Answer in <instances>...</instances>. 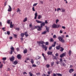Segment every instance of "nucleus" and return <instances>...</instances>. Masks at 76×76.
Returning <instances> with one entry per match:
<instances>
[{
	"label": "nucleus",
	"mask_w": 76,
	"mask_h": 76,
	"mask_svg": "<svg viewBox=\"0 0 76 76\" xmlns=\"http://www.w3.org/2000/svg\"><path fill=\"white\" fill-rule=\"evenodd\" d=\"M37 43L39 46H41L42 48H45V51H46L47 50V46L45 45H44V44H45V42L44 41L41 40L40 41H37Z\"/></svg>",
	"instance_id": "nucleus-1"
},
{
	"label": "nucleus",
	"mask_w": 76,
	"mask_h": 76,
	"mask_svg": "<svg viewBox=\"0 0 76 76\" xmlns=\"http://www.w3.org/2000/svg\"><path fill=\"white\" fill-rule=\"evenodd\" d=\"M64 38V35L62 36L61 37L60 36L59 37H58L59 41L61 42L64 43V42H65L64 41V39H63Z\"/></svg>",
	"instance_id": "nucleus-2"
},
{
	"label": "nucleus",
	"mask_w": 76,
	"mask_h": 76,
	"mask_svg": "<svg viewBox=\"0 0 76 76\" xmlns=\"http://www.w3.org/2000/svg\"><path fill=\"white\" fill-rule=\"evenodd\" d=\"M29 28H31V29H32V30H34V29H36V26H34L32 25L31 23L29 24Z\"/></svg>",
	"instance_id": "nucleus-3"
},
{
	"label": "nucleus",
	"mask_w": 76,
	"mask_h": 76,
	"mask_svg": "<svg viewBox=\"0 0 76 76\" xmlns=\"http://www.w3.org/2000/svg\"><path fill=\"white\" fill-rule=\"evenodd\" d=\"M42 28V27H41V26H39V25L36 26V29H37V28H38V30L39 31H41V30H42V29L41 28Z\"/></svg>",
	"instance_id": "nucleus-4"
},
{
	"label": "nucleus",
	"mask_w": 76,
	"mask_h": 76,
	"mask_svg": "<svg viewBox=\"0 0 76 76\" xmlns=\"http://www.w3.org/2000/svg\"><path fill=\"white\" fill-rule=\"evenodd\" d=\"M15 57L13 56H12L11 57L9 58L10 60L11 61H13L15 60Z\"/></svg>",
	"instance_id": "nucleus-5"
},
{
	"label": "nucleus",
	"mask_w": 76,
	"mask_h": 76,
	"mask_svg": "<svg viewBox=\"0 0 76 76\" xmlns=\"http://www.w3.org/2000/svg\"><path fill=\"white\" fill-rule=\"evenodd\" d=\"M7 11L9 12L12 11V7L10 5H8V9L7 10Z\"/></svg>",
	"instance_id": "nucleus-6"
},
{
	"label": "nucleus",
	"mask_w": 76,
	"mask_h": 76,
	"mask_svg": "<svg viewBox=\"0 0 76 76\" xmlns=\"http://www.w3.org/2000/svg\"><path fill=\"white\" fill-rule=\"evenodd\" d=\"M57 24H56L55 23H54L52 25V28H57Z\"/></svg>",
	"instance_id": "nucleus-7"
},
{
	"label": "nucleus",
	"mask_w": 76,
	"mask_h": 76,
	"mask_svg": "<svg viewBox=\"0 0 76 76\" xmlns=\"http://www.w3.org/2000/svg\"><path fill=\"white\" fill-rule=\"evenodd\" d=\"M66 56L65 53H63L60 55V57L61 58H63V57Z\"/></svg>",
	"instance_id": "nucleus-8"
},
{
	"label": "nucleus",
	"mask_w": 76,
	"mask_h": 76,
	"mask_svg": "<svg viewBox=\"0 0 76 76\" xmlns=\"http://www.w3.org/2000/svg\"><path fill=\"white\" fill-rule=\"evenodd\" d=\"M61 48V46L58 45L56 46V50H59Z\"/></svg>",
	"instance_id": "nucleus-9"
},
{
	"label": "nucleus",
	"mask_w": 76,
	"mask_h": 76,
	"mask_svg": "<svg viewBox=\"0 0 76 76\" xmlns=\"http://www.w3.org/2000/svg\"><path fill=\"white\" fill-rule=\"evenodd\" d=\"M61 66H64L65 67L66 66V64L64 63V62H61Z\"/></svg>",
	"instance_id": "nucleus-10"
},
{
	"label": "nucleus",
	"mask_w": 76,
	"mask_h": 76,
	"mask_svg": "<svg viewBox=\"0 0 76 76\" xmlns=\"http://www.w3.org/2000/svg\"><path fill=\"white\" fill-rule=\"evenodd\" d=\"M17 58L18 59H21V56H20V54H18L17 56Z\"/></svg>",
	"instance_id": "nucleus-11"
},
{
	"label": "nucleus",
	"mask_w": 76,
	"mask_h": 76,
	"mask_svg": "<svg viewBox=\"0 0 76 76\" xmlns=\"http://www.w3.org/2000/svg\"><path fill=\"white\" fill-rule=\"evenodd\" d=\"M45 22H44L43 23H42L40 24V26H41V27H43V26H45Z\"/></svg>",
	"instance_id": "nucleus-12"
},
{
	"label": "nucleus",
	"mask_w": 76,
	"mask_h": 76,
	"mask_svg": "<svg viewBox=\"0 0 76 76\" xmlns=\"http://www.w3.org/2000/svg\"><path fill=\"white\" fill-rule=\"evenodd\" d=\"M45 27L46 28V30L47 31H46L48 32V33L49 32V27H47V26H46Z\"/></svg>",
	"instance_id": "nucleus-13"
},
{
	"label": "nucleus",
	"mask_w": 76,
	"mask_h": 76,
	"mask_svg": "<svg viewBox=\"0 0 76 76\" xmlns=\"http://www.w3.org/2000/svg\"><path fill=\"white\" fill-rule=\"evenodd\" d=\"M53 54V52L51 51H49L47 52L48 55H51Z\"/></svg>",
	"instance_id": "nucleus-14"
},
{
	"label": "nucleus",
	"mask_w": 76,
	"mask_h": 76,
	"mask_svg": "<svg viewBox=\"0 0 76 76\" xmlns=\"http://www.w3.org/2000/svg\"><path fill=\"white\" fill-rule=\"evenodd\" d=\"M74 71V69H69V73H72V72H73Z\"/></svg>",
	"instance_id": "nucleus-15"
},
{
	"label": "nucleus",
	"mask_w": 76,
	"mask_h": 76,
	"mask_svg": "<svg viewBox=\"0 0 76 76\" xmlns=\"http://www.w3.org/2000/svg\"><path fill=\"white\" fill-rule=\"evenodd\" d=\"M24 35H25V36L26 37H28V36H29V35L28 34V31H26L24 33Z\"/></svg>",
	"instance_id": "nucleus-16"
},
{
	"label": "nucleus",
	"mask_w": 76,
	"mask_h": 76,
	"mask_svg": "<svg viewBox=\"0 0 76 76\" xmlns=\"http://www.w3.org/2000/svg\"><path fill=\"white\" fill-rule=\"evenodd\" d=\"M27 52H28V50H27V49H26L23 50V53L24 54H26V53H27Z\"/></svg>",
	"instance_id": "nucleus-17"
},
{
	"label": "nucleus",
	"mask_w": 76,
	"mask_h": 76,
	"mask_svg": "<svg viewBox=\"0 0 76 76\" xmlns=\"http://www.w3.org/2000/svg\"><path fill=\"white\" fill-rule=\"evenodd\" d=\"M37 15H38L37 12H36L34 14L35 17H34V19H37Z\"/></svg>",
	"instance_id": "nucleus-18"
},
{
	"label": "nucleus",
	"mask_w": 76,
	"mask_h": 76,
	"mask_svg": "<svg viewBox=\"0 0 76 76\" xmlns=\"http://www.w3.org/2000/svg\"><path fill=\"white\" fill-rule=\"evenodd\" d=\"M36 22L37 23H41L42 22V21L38 20H36Z\"/></svg>",
	"instance_id": "nucleus-19"
},
{
	"label": "nucleus",
	"mask_w": 76,
	"mask_h": 76,
	"mask_svg": "<svg viewBox=\"0 0 76 76\" xmlns=\"http://www.w3.org/2000/svg\"><path fill=\"white\" fill-rule=\"evenodd\" d=\"M18 62L17 61H15L14 62H13V64L14 65H16L17 64H18Z\"/></svg>",
	"instance_id": "nucleus-20"
},
{
	"label": "nucleus",
	"mask_w": 76,
	"mask_h": 76,
	"mask_svg": "<svg viewBox=\"0 0 76 76\" xmlns=\"http://www.w3.org/2000/svg\"><path fill=\"white\" fill-rule=\"evenodd\" d=\"M10 49L11 51H14L15 50V48L13 47V46H11V48H10Z\"/></svg>",
	"instance_id": "nucleus-21"
},
{
	"label": "nucleus",
	"mask_w": 76,
	"mask_h": 76,
	"mask_svg": "<svg viewBox=\"0 0 76 76\" xmlns=\"http://www.w3.org/2000/svg\"><path fill=\"white\" fill-rule=\"evenodd\" d=\"M60 48H61V49L60 50V51H61V52H63V51L64 50V48L62 47H61Z\"/></svg>",
	"instance_id": "nucleus-22"
},
{
	"label": "nucleus",
	"mask_w": 76,
	"mask_h": 76,
	"mask_svg": "<svg viewBox=\"0 0 76 76\" xmlns=\"http://www.w3.org/2000/svg\"><path fill=\"white\" fill-rule=\"evenodd\" d=\"M69 56H70L72 54V51L71 50H69L68 53Z\"/></svg>",
	"instance_id": "nucleus-23"
},
{
	"label": "nucleus",
	"mask_w": 76,
	"mask_h": 76,
	"mask_svg": "<svg viewBox=\"0 0 76 76\" xmlns=\"http://www.w3.org/2000/svg\"><path fill=\"white\" fill-rule=\"evenodd\" d=\"M29 76H34V75L33 74H32V72H29Z\"/></svg>",
	"instance_id": "nucleus-24"
},
{
	"label": "nucleus",
	"mask_w": 76,
	"mask_h": 76,
	"mask_svg": "<svg viewBox=\"0 0 76 76\" xmlns=\"http://www.w3.org/2000/svg\"><path fill=\"white\" fill-rule=\"evenodd\" d=\"M24 35H25V34L23 33H21L20 36L22 38H23V37H24Z\"/></svg>",
	"instance_id": "nucleus-25"
},
{
	"label": "nucleus",
	"mask_w": 76,
	"mask_h": 76,
	"mask_svg": "<svg viewBox=\"0 0 76 76\" xmlns=\"http://www.w3.org/2000/svg\"><path fill=\"white\" fill-rule=\"evenodd\" d=\"M41 58V57L39 56H37L36 57V60H38V59H39Z\"/></svg>",
	"instance_id": "nucleus-26"
},
{
	"label": "nucleus",
	"mask_w": 76,
	"mask_h": 76,
	"mask_svg": "<svg viewBox=\"0 0 76 76\" xmlns=\"http://www.w3.org/2000/svg\"><path fill=\"white\" fill-rule=\"evenodd\" d=\"M56 75H57L58 76H62V74L60 73H56Z\"/></svg>",
	"instance_id": "nucleus-27"
},
{
	"label": "nucleus",
	"mask_w": 76,
	"mask_h": 76,
	"mask_svg": "<svg viewBox=\"0 0 76 76\" xmlns=\"http://www.w3.org/2000/svg\"><path fill=\"white\" fill-rule=\"evenodd\" d=\"M42 18V16H41L40 15H39L37 19H41V18Z\"/></svg>",
	"instance_id": "nucleus-28"
},
{
	"label": "nucleus",
	"mask_w": 76,
	"mask_h": 76,
	"mask_svg": "<svg viewBox=\"0 0 76 76\" xmlns=\"http://www.w3.org/2000/svg\"><path fill=\"white\" fill-rule=\"evenodd\" d=\"M54 64V62H53L51 63V67H53V66Z\"/></svg>",
	"instance_id": "nucleus-29"
},
{
	"label": "nucleus",
	"mask_w": 76,
	"mask_h": 76,
	"mask_svg": "<svg viewBox=\"0 0 76 76\" xmlns=\"http://www.w3.org/2000/svg\"><path fill=\"white\" fill-rule=\"evenodd\" d=\"M27 18H24V20H23V22H25L26 21H27Z\"/></svg>",
	"instance_id": "nucleus-30"
},
{
	"label": "nucleus",
	"mask_w": 76,
	"mask_h": 76,
	"mask_svg": "<svg viewBox=\"0 0 76 76\" xmlns=\"http://www.w3.org/2000/svg\"><path fill=\"white\" fill-rule=\"evenodd\" d=\"M47 33V31H44L42 33V34L44 35V34H45Z\"/></svg>",
	"instance_id": "nucleus-31"
},
{
	"label": "nucleus",
	"mask_w": 76,
	"mask_h": 76,
	"mask_svg": "<svg viewBox=\"0 0 76 76\" xmlns=\"http://www.w3.org/2000/svg\"><path fill=\"white\" fill-rule=\"evenodd\" d=\"M56 28H60V27H61V26L59 24L57 25L56 26Z\"/></svg>",
	"instance_id": "nucleus-32"
},
{
	"label": "nucleus",
	"mask_w": 76,
	"mask_h": 76,
	"mask_svg": "<svg viewBox=\"0 0 76 76\" xmlns=\"http://www.w3.org/2000/svg\"><path fill=\"white\" fill-rule=\"evenodd\" d=\"M45 44L46 45H48L49 44V43L48 42H45Z\"/></svg>",
	"instance_id": "nucleus-33"
},
{
	"label": "nucleus",
	"mask_w": 76,
	"mask_h": 76,
	"mask_svg": "<svg viewBox=\"0 0 76 76\" xmlns=\"http://www.w3.org/2000/svg\"><path fill=\"white\" fill-rule=\"evenodd\" d=\"M61 9L62 10V11H61V12H65V9Z\"/></svg>",
	"instance_id": "nucleus-34"
},
{
	"label": "nucleus",
	"mask_w": 76,
	"mask_h": 76,
	"mask_svg": "<svg viewBox=\"0 0 76 76\" xmlns=\"http://www.w3.org/2000/svg\"><path fill=\"white\" fill-rule=\"evenodd\" d=\"M21 10H20V9L19 8H18L17 10V12H21Z\"/></svg>",
	"instance_id": "nucleus-35"
},
{
	"label": "nucleus",
	"mask_w": 76,
	"mask_h": 76,
	"mask_svg": "<svg viewBox=\"0 0 76 76\" xmlns=\"http://www.w3.org/2000/svg\"><path fill=\"white\" fill-rule=\"evenodd\" d=\"M50 42H53L54 39H53L52 38H51L50 39Z\"/></svg>",
	"instance_id": "nucleus-36"
},
{
	"label": "nucleus",
	"mask_w": 76,
	"mask_h": 76,
	"mask_svg": "<svg viewBox=\"0 0 76 76\" xmlns=\"http://www.w3.org/2000/svg\"><path fill=\"white\" fill-rule=\"evenodd\" d=\"M32 67H37V65L35 64H33L32 65Z\"/></svg>",
	"instance_id": "nucleus-37"
},
{
	"label": "nucleus",
	"mask_w": 76,
	"mask_h": 76,
	"mask_svg": "<svg viewBox=\"0 0 76 76\" xmlns=\"http://www.w3.org/2000/svg\"><path fill=\"white\" fill-rule=\"evenodd\" d=\"M60 60V62H61V63L62 62H63V59H62V58H60L59 59Z\"/></svg>",
	"instance_id": "nucleus-38"
},
{
	"label": "nucleus",
	"mask_w": 76,
	"mask_h": 76,
	"mask_svg": "<svg viewBox=\"0 0 76 76\" xmlns=\"http://www.w3.org/2000/svg\"><path fill=\"white\" fill-rule=\"evenodd\" d=\"M13 27V25L12 24H10V28H12Z\"/></svg>",
	"instance_id": "nucleus-39"
},
{
	"label": "nucleus",
	"mask_w": 76,
	"mask_h": 76,
	"mask_svg": "<svg viewBox=\"0 0 76 76\" xmlns=\"http://www.w3.org/2000/svg\"><path fill=\"white\" fill-rule=\"evenodd\" d=\"M3 66V65L2 64H0V68L1 69V68H2Z\"/></svg>",
	"instance_id": "nucleus-40"
},
{
	"label": "nucleus",
	"mask_w": 76,
	"mask_h": 76,
	"mask_svg": "<svg viewBox=\"0 0 76 76\" xmlns=\"http://www.w3.org/2000/svg\"><path fill=\"white\" fill-rule=\"evenodd\" d=\"M46 66L47 68H49V67H50V66L49 64H48L46 65Z\"/></svg>",
	"instance_id": "nucleus-41"
},
{
	"label": "nucleus",
	"mask_w": 76,
	"mask_h": 76,
	"mask_svg": "<svg viewBox=\"0 0 76 76\" xmlns=\"http://www.w3.org/2000/svg\"><path fill=\"white\" fill-rule=\"evenodd\" d=\"M31 64H33L34 63V60H33V59H31Z\"/></svg>",
	"instance_id": "nucleus-42"
},
{
	"label": "nucleus",
	"mask_w": 76,
	"mask_h": 76,
	"mask_svg": "<svg viewBox=\"0 0 76 76\" xmlns=\"http://www.w3.org/2000/svg\"><path fill=\"white\" fill-rule=\"evenodd\" d=\"M16 50H17V51H18V52L20 50V49H19V48H17Z\"/></svg>",
	"instance_id": "nucleus-43"
},
{
	"label": "nucleus",
	"mask_w": 76,
	"mask_h": 76,
	"mask_svg": "<svg viewBox=\"0 0 76 76\" xmlns=\"http://www.w3.org/2000/svg\"><path fill=\"white\" fill-rule=\"evenodd\" d=\"M10 20H8L7 22V23H8V24H10Z\"/></svg>",
	"instance_id": "nucleus-44"
},
{
	"label": "nucleus",
	"mask_w": 76,
	"mask_h": 76,
	"mask_svg": "<svg viewBox=\"0 0 76 76\" xmlns=\"http://www.w3.org/2000/svg\"><path fill=\"white\" fill-rule=\"evenodd\" d=\"M37 4H38V3H34L33 5V6H36L37 5Z\"/></svg>",
	"instance_id": "nucleus-45"
},
{
	"label": "nucleus",
	"mask_w": 76,
	"mask_h": 76,
	"mask_svg": "<svg viewBox=\"0 0 76 76\" xmlns=\"http://www.w3.org/2000/svg\"><path fill=\"white\" fill-rule=\"evenodd\" d=\"M7 35H10V31H7Z\"/></svg>",
	"instance_id": "nucleus-46"
},
{
	"label": "nucleus",
	"mask_w": 76,
	"mask_h": 76,
	"mask_svg": "<svg viewBox=\"0 0 76 76\" xmlns=\"http://www.w3.org/2000/svg\"><path fill=\"white\" fill-rule=\"evenodd\" d=\"M6 58L5 57V58H2V60H4V61L6 60Z\"/></svg>",
	"instance_id": "nucleus-47"
},
{
	"label": "nucleus",
	"mask_w": 76,
	"mask_h": 76,
	"mask_svg": "<svg viewBox=\"0 0 76 76\" xmlns=\"http://www.w3.org/2000/svg\"><path fill=\"white\" fill-rule=\"evenodd\" d=\"M36 75H37V76H39V75H41V73L39 72L38 73H37Z\"/></svg>",
	"instance_id": "nucleus-48"
},
{
	"label": "nucleus",
	"mask_w": 76,
	"mask_h": 76,
	"mask_svg": "<svg viewBox=\"0 0 76 76\" xmlns=\"http://www.w3.org/2000/svg\"><path fill=\"white\" fill-rule=\"evenodd\" d=\"M4 5L5 6H6V5H7V1H5V2Z\"/></svg>",
	"instance_id": "nucleus-49"
},
{
	"label": "nucleus",
	"mask_w": 76,
	"mask_h": 76,
	"mask_svg": "<svg viewBox=\"0 0 76 76\" xmlns=\"http://www.w3.org/2000/svg\"><path fill=\"white\" fill-rule=\"evenodd\" d=\"M56 37H57V36H56V35L55 34L53 36V38H56Z\"/></svg>",
	"instance_id": "nucleus-50"
},
{
	"label": "nucleus",
	"mask_w": 76,
	"mask_h": 76,
	"mask_svg": "<svg viewBox=\"0 0 76 76\" xmlns=\"http://www.w3.org/2000/svg\"><path fill=\"white\" fill-rule=\"evenodd\" d=\"M19 28H15V30H17V31H19Z\"/></svg>",
	"instance_id": "nucleus-51"
},
{
	"label": "nucleus",
	"mask_w": 76,
	"mask_h": 76,
	"mask_svg": "<svg viewBox=\"0 0 76 76\" xmlns=\"http://www.w3.org/2000/svg\"><path fill=\"white\" fill-rule=\"evenodd\" d=\"M45 23L46 24H47L48 23L47 22V20H45Z\"/></svg>",
	"instance_id": "nucleus-52"
},
{
	"label": "nucleus",
	"mask_w": 76,
	"mask_h": 76,
	"mask_svg": "<svg viewBox=\"0 0 76 76\" xmlns=\"http://www.w3.org/2000/svg\"><path fill=\"white\" fill-rule=\"evenodd\" d=\"M55 56H56L57 57L58 56V53H56V54H55Z\"/></svg>",
	"instance_id": "nucleus-53"
},
{
	"label": "nucleus",
	"mask_w": 76,
	"mask_h": 76,
	"mask_svg": "<svg viewBox=\"0 0 76 76\" xmlns=\"http://www.w3.org/2000/svg\"><path fill=\"white\" fill-rule=\"evenodd\" d=\"M61 10V9L60 8H58L57 9V12H59V10Z\"/></svg>",
	"instance_id": "nucleus-54"
},
{
	"label": "nucleus",
	"mask_w": 76,
	"mask_h": 76,
	"mask_svg": "<svg viewBox=\"0 0 76 76\" xmlns=\"http://www.w3.org/2000/svg\"><path fill=\"white\" fill-rule=\"evenodd\" d=\"M53 57H54V58H53L54 60H57V59L56 56H55Z\"/></svg>",
	"instance_id": "nucleus-55"
},
{
	"label": "nucleus",
	"mask_w": 76,
	"mask_h": 76,
	"mask_svg": "<svg viewBox=\"0 0 76 76\" xmlns=\"http://www.w3.org/2000/svg\"><path fill=\"white\" fill-rule=\"evenodd\" d=\"M44 58L45 60H46L47 61V60H48V58H47V57L46 58H45V57Z\"/></svg>",
	"instance_id": "nucleus-56"
},
{
	"label": "nucleus",
	"mask_w": 76,
	"mask_h": 76,
	"mask_svg": "<svg viewBox=\"0 0 76 76\" xmlns=\"http://www.w3.org/2000/svg\"><path fill=\"white\" fill-rule=\"evenodd\" d=\"M29 60V58H26V61H28V60Z\"/></svg>",
	"instance_id": "nucleus-57"
},
{
	"label": "nucleus",
	"mask_w": 76,
	"mask_h": 76,
	"mask_svg": "<svg viewBox=\"0 0 76 76\" xmlns=\"http://www.w3.org/2000/svg\"><path fill=\"white\" fill-rule=\"evenodd\" d=\"M51 49H52V46H50L49 48V50H51Z\"/></svg>",
	"instance_id": "nucleus-58"
},
{
	"label": "nucleus",
	"mask_w": 76,
	"mask_h": 76,
	"mask_svg": "<svg viewBox=\"0 0 76 76\" xmlns=\"http://www.w3.org/2000/svg\"><path fill=\"white\" fill-rule=\"evenodd\" d=\"M14 36L15 38L17 37V35L15 34H14Z\"/></svg>",
	"instance_id": "nucleus-59"
},
{
	"label": "nucleus",
	"mask_w": 76,
	"mask_h": 76,
	"mask_svg": "<svg viewBox=\"0 0 76 76\" xmlns=\"http://www.w3.org/2000/svg\"><path fill=\"white\" fill-rule=\"evenodd\" d=\"M34 8H35V7H33L32 8V9L33 10V11H35V9H34Z\"/></svg>",
	"instance_id": "nucleus-60"
},
{
	"label": "nucleus",
	"mask_w": 76,
	"mask_h": 76,
	"mask_svg": "<svg viewBox=\"0 0 76 76\" xmlns=\"http://www.w3.org/2000/svg\"><path fill=\"white\" fill-rule=\"evenodd\" d=\"M5 28H5V27H3V28H2V30H3V31H6V30L4 29H5Z\"/></svg>",
	"instance_id": "nucleus-61"
},
{
	"label": "nucleus",
	"mask_w": 76,
	"mask_h": 76,
	"mask_svg": "<svg viewBox=\"0 0 76 76\" xmlns=\"http://www.w3.org/2000/svg\"><path fill=\"white\" fill-rule=\"evenodd\" d=\"M62 28H63V29H66V27L65 26H62Z\"/></svg>",
	"instance_id": "nucleus-62"
},
{
	"label": "nucleus",
	"mask_w": 76,
	"mask_h": 76,
	"mask_svg": "<svg viewBox=\"0 0 76 76\" xmlns=\"http://www.w3.org/2000/svg\"><path fill=\"white\" fill-rule=\"evenodd\" d=\"M42 76H46L45 74L43 73L42 75Z\"/></svg>",
	"instance_id": "nucleus-63"
},
{
	"label": "nucleus",
	"mask_w": 76,
	"mask_h": 76,
	"mask_svg": "<svg viewBox=\"0 0 76 76\" xmlns=\"http://www.w3.org/2000/svg\"><path fill=\"white\" fill-rule=\"evenodd\" d=\"M56 74H55V73H53V76H57V75H56Z\"/></svg>",
	"instance_id": "nucleus-64"
}]
</instances>
